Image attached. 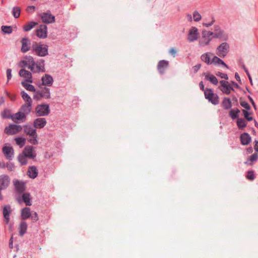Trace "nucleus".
Listing matches in <instances>:
<instances>
[{
  "label": "nucleus",
  "mask_w": 258,
  "mask_h": 258,
  "mask_svg": "<svg viewBox=\"0 0 258 258\" xmlns=\"http://www.w3.org/2000/svg\"><path fill=\"white\" fill-rule=\"evenodd\" d=\"M169 67V61L166 60H161L158 62L157 65V70L160 75H163L165 73V70Z\"/></svg>",
  "instance_id": "nucleus-22"
},
{
  "label": "nucleus",
  "mask_w": 258,
  "mask_h": 258,
  "mask_svg": "<svg viewBox=\"0 0 258 258\" xmlns=\"http://www.w3.org/2000/svg\"><path fill=\"white\" fill-rule=\"evenodd\" d=\"M5 94L8 97H9L11 100L15 101L16 99V95L15 94L11 95L9 92L5 91Z\"/></svg>",
  "instance_id": "nucleus-55"
},
{
  "label": "nucleus",
  "mask_w": 258,
  "mask_h": 258,
  "mask_svg": "<svg viewBox=\"0 0 258 258\" xmlns=\"http://www.w3.org/2000/svg\"><path fill=\"white\" fill-rule=\"evenodd\" d=\"M48 46L46 44L33 42L31 46V50L33 53L38 56L43 57L48 54Z\"/></svg>",
  "instance_id": "nucleus-2"
},
{
  "label": "nucleus",
  "mask_w": 258,
  "mask_h": 258,
  "mask_svg": "<svg viewBox=\"0 0 258 258\" xmlns=\"http://www.w3.org/2000/svg\"><path fill=\"white\" fill-rule=\"evenodd\" d=\"M27 224L25 221H22L19 225V235L21 236L24 235V234L26 232L27 229Z\"/></svg>",
  "instance_id": "nucleus-31"
},
{
  "label": "nucleus",
  "mask_w": 258,
  "mask_h": 258,
  "mask_svg": "<svg viewBox=\"0 0 258 258\" xmlns=\"http://www.w3.org/2000/svg\"><path fill=\"white\" fill-rule=\"evenodd\" d=\"M246 177V178L247 179H248V180H249L250 181L253 180L255 179V175H254V171H253V170H248L247 172Z\"/></svg>",
  "instance_id": "nucleus-47"
},
{
  "label": "nucleus",
  "mask_w": 258,
  "mask_h": 258,
  "mask_svg": "<svg viewBox=\"0 0 258 258\" xmlns=\"http://www.w3.org/2000/svg\"><path fill=\"white\" fill-rule=\"evenodd\" d=\"M198 36L199 32L197 28L196 27H191L188 32L187 36L188 40L189 42H193L198 39Z\"/></svg>",
  "instance_id": "nucleus-17"
},
{
  "label": "nucleus",
  "mask_w": 258,
  "mask_h": 258,
  "mask_svg": "<svg viewBox=\"0 0 258 258\" xmlns=\"http://www.w3.org/2000/svg\"><path fill=\"white\" fill-rule=\"evenodd\" d=\"M214 22H215V19L214 18H213V20H212V21L211 22L209 23H204L203 24V26H205L206 27H209L212 26Z\"/></svg>",
  "instance_id": "nucleus-63"
},
{
  "label": "nucleus",
  "mask_w": 258,
  "mask_h": 258,
  "mask_svg": "<svg viewBox=\"0 0 258 258\" xmlns=\"http://www.w3.org/2000/svg\"><path fill=\"white\" fill-rule=\"evenodd\" d=\"M11 179L7 174L0 175V201L4 199L2 191L6 189L10 185Z\"/></svg>",
  "instance_id": "nucleus-5"
},
{
  "label": "nucleus",
  "mask_w": 258,
  "mask_h": 258,
  "mask_svg": "<svg viewBox=\"0 0 258 258\" xmlns=\"http://www.w3.org/2000/svg\"><path fill=\"white\" fill-rule=\"evenodd\" d=\"M214 38H218L222 41H226L228 39L227 35L224 34V31L220 29L218 25L215 26L214 32H213Z\"/></svg>",
  "instance_id": "nucleus-12"
},
{
  "label": "nucleus",
  "mask_w": 258,
  "mask_h": 258,
  "mask_svg": "<svg viewBox=\"0 0 258 258\" xmlns=\"http://www.w3.org/2000/svg\"><path fill=\"white\" fill-rule=\"evenodd\" d=\"M221 106L225 110H228L232 107V102L228 97H224L221 103Z\"/></svg>",
  "instance_id": "nucleus-28"
},
{
  "label": "nucleus",
  "mask_w": 258,
  "mask_h": 258,
  "mask_svg": "<svg viewBox=\"0 0 258 258\" xmlns=\"http://www.w3.org/2000/svg\"><path fill=\"white\" fill-rule=\"evenodd\" d=\"M22 129L21 125L11 123L5 127L4 133L8 135H13L19 133Z\"/></svg>",
  "instance_id": "nucleus-7"
},
{
  "label": "nucleus",
  "mask_w": 258,
  "mask_h": 258,
  "mask_svg": "<svg viewBox=\"0 0 258 258\" xmlns=\"http://www.w3.org/2000/svg\"><path fill=\"white\" fill-rule=\"evenodd\" d=\"M258 155L256 153H254L252 155H251L249 158L248 159V160L250 161L251 162L256 161L257 160Z\"/></svg>",
  "instance_id": "nucleus-53"
},
{
  "label": "nucleus",
  "mask_w": 258,
  "mask_h": 258,
  "mask_svg": "<svg viewBox=\"0 0 258 258\" xmlns=\"http://www.w3.org/2000/svg\"><path fill=\"white\" fill-rule=\"evenodd\" d=\"M7 76L8 81H9L12 78V70L11 69H7Z\"/></svg>",
  "instance_id": "nucleus-58"
},
{
  "label": "nucleus",
  "mask_w": 258,
  "mask_h": 258,
  "mask_svg": "<svg viewBox=\"0 0 258 258\" xmlns=\"http://www.w3.org/2000/svg\"><path fill=\"white\" fill-rule=\"evenodd\" d=\"M22 46L21 51L23 53H26L31 49V42L27 37H24L21 40Z\"/></svg>",
  "instance_id": "nucleus-21"
},
{
  "label": "nucleus",
  "mask_w": 258,
  "mask_h": 258,
  "mask_svg": "<svg viewBox=\"0 0 258 258\" xmlns=\"http://www.w3.org/2000/svg\"><path fill=\"white\" fill-rule=\"evenodd\" d=\"M12 212L11 206L9 205H5L3 208V215L4 220L6 224H8L10 221V215Z\"/></svg>",
  "instance_id": "nucleus-24"
},
{
  "label": "nucleus",
  "mask_w": 258,
  "mask_h": 258,
  "mask_svg": "<svg viewBox=\"0 0 258 258\" xmlns=\"http://www.w3.org/2000/svg\"><path fill=\"white\" fill-rule=\"evenodd\" d=\"M21 196L18 197L17 200L19 203L23 202L27 206L32 205L31 198L30 194L28 192H24L21 194Z\"/></svg>",
  "instance_id": "nucleus-11"
},
{
  "label": "nucleus",
  "mask_w": 258,
  "mask_h": 258,
  "mask_svg": "<svg viewBox=\"0 0 258 258\" xmlns=\"http://www.w3.org/2000/svg\"><path fill=\"white\" fill-rule=\"evenodd\" d=\"M50 112L49 105L48 104H38L35 108V113L37 117L47 116Z\"/></svg>",
  "instance_id": "nucleus-3"
},
{
  "label": "nucleus",
  "mask_w": 258,
  "mask_h": 258,
  "mask_svg": "<svg viewBox=\"0 0 258 258\" xmlns=\"http://www.w3.org/2000/svg\"><path fill=\"white\" fill-rule=\"evenodd\" d=\"M216 75L218 77H220L221 78L224 79L225 80L228 79V76L226 74L218 72L217 73H216Z\"/></svg>",
  "instance_id": "nucleus-54"
},
{
  "label": "nucleus",
  "mask_w": 258,
  "mask_h": 258,
  "mask_svg": "<svg viewBox=\"0 0 258 258\" xmlns=\"http://www.w3.org/2000/svg\"><path fill=\"white\" fill-rule=\"evenodd\" d=\"M194 20L196 22H199L202 19V16L201 14L198 11H195L193 13Z\"/></svg>",
  "instance_id": "nucleus-48"
},
{
  "label": "nucleus",
  "mask_w": 258,
  "mask_h": 258,
  "mask_svg": "<svg viewBox=\"0 0 258 258\" xmlns=\"http://www.w3.org/2000/svg\"><path fill=\"white\" fill-rule=\"evenodd\" d=\"M32 103H25L23 104L19 110L21 111L24 114H25L26 116L31 112L32 110Z\"/></svg>",
  "instance_id": "nucleus-25"
},
{
  "label": "nucleus",
  "mask_w": 258,
  "mask_h": 258,
  "mask_svg": "<svg viewBox=\"0 0 258 258\" xmlns=\"http://www.w3.org/2000/svg\"><path fill=\"white\" fill-rule=\"evenodd\" d=\"M30 217H31V220H32L33 222H36L39 219L38 215L37 213L36 212H32L31 213Z\"/></svg>",
  "instance_id": "nucleus-50"
},
{
  "label": "nucleus",
  "mask_w": 258,
  "mask_h": 258,
  "mask_svg": "<svg viewBox=\"0 0 258 258\" xmlns=\"http://www.w3.org/2000/svg\"><path fill=\"white\" fill-rule=\"evenodd\" d=\"M212 63H214V64H221L226 68L227 69H228V66L227 64H226L223 60H222L221 58L218 57L217 56H214L213 58L212 59Z\"/></svg>",
  "instance_id": "nucleus-32"
},
{
  "label": "nucleus",
  "mask_w": 258,
  "mask_h": 258,
  "mask_svg": "<svg viewBox=\"0 0 258 258\" xmlns=\"http://www.w3.org/2000/svg\"><path fill=\"white\" fill-rule=\"evenodd\" d=\"M22 127L23 128V132L26 136L31 137L28 139V141L32 145H37L38 142L37 140L38 135L37 131L35 128L30 124L24 125Z\"/></svg>",
  "instance_id": "nucleus-1"
},
{
  "label": "nucleus",
  "mask_w": 258,
  "mask_h": 258,
  "mask_svg": "<svg viewBox=\"0 0 258 258\" xmlns=\"http://www.w3.org/2000/svg\"><path fill=\"white\" fill-rule=\"evenodd\" d=\"M237 125L239 129L242 130L247 125L246 121L242 118H238L236 121Z\"/></svg>",
  "instance_id": "nucleus-37"
},
{
  "label": "nucleus",
  "mask_w": 258,
  "mask_h": 258,
  "mask_svg": "<svg viewBox=\"0 0 258 258\" xmlns=\"http://www.w3.org/2000/svg\"><path fill=\"white\" fill-rule=\"evenodd\" d=\"M229 48L227 42H223L217 48V54L221 57H224L228 53Z\"/></svg>",
  "instance_id": "nucleus-8"
},
{
  "label": "nucleus",
  "mask_w": 258,
  "mask_h": 258,
  "mask_svg": "<svg viewBox=\"0 0 258 258\" xmlns=\"http://www.w3.org/2000/svg\"><path fill=\"white\" fill-rule=\"evenodd\" d=\"M31 210L30 208L25 207L22 209L21 210V217L23 220H26L29 218L31 216Z\"/></svg>",
  "instance_id": "nucleus-29"
},
{
  "label": "nucleus",
  "mask_w": 258,
  "mask_h": 258,
  "mask_svg": "<svg viewBox=\"0 0 258 258\" xmlns=\"http://www.w3.org/2000/svg\"><path fill=\"white\" fill-rule=\"evenodd\" d=\"M36 36L40 38H45L47 36V27L44 24H41L36 31Z\"/></svg>",
  "instance_id": "nucleus-16"
},
{
  "label": "nucleus",
  "mask_w": 258,
  "mask_h": 258,
  "mask_svg": "<svg viewBox=\"0 0 258 258\" xmlns=\"http://www.w3.org/2000/svg\"><path fill=\"white\" fill-rule=\"evenodd\" d=\"M46 123L47 121L45 118L38 117L34 120L33 126L36 129H41L43 128Z\"/></svg>",
  "instance_id": "nucleus-20"
},
{
  "label": "nucleus",
  "mask_w": 258,
  "mask_h": 258,
  "mask_svg": "<svg viewBox=\"0 0 258 258\" xmlns=\"http://www.w3.org/2000/svg\"><path fill=\"white\" fill-rule=\"evenodd\" d=\"M19 74L21 77L25 78L24 82L29 83H32L33 82L32 75L30 72L23 69L20 70Z\"/></svg>",
  "instance_id": "nucleus-18"
},
{
  "label": "nucleus",
  "mask_w": 258,
  "mask_h": 258,
  "mask_svg": "<svg viewBox=\"0 0 258 258\" xmlns=\"http://www.w3.org/2000/svg\"><path fill=\"white\" fill-rule=\"evenodd\" d=\"M27 61L26 60H22L20 61L19 66L21 68H24L28 66Z\"/></svg>",
  "instance_id": "nucleus-57"
},
{
  "label": "nucleus",
  "mask_w": 258,
  "mask_h": 258,
  "mask_svg": "<svg viewBox=\"0 0 258 258\" xmlns=\"http://www.w3.org/2000/svg\"><path fill=\"white\" fill-rule=\"evenodd\" d=\"M27 158L34 159L36 156V153L32 146H26L22 152Z\"/></svg>",
  "instance_id": "nucleus-19"
},
{
  "label": "nucleus",
  "mask_w": 258,
  "mask_h": 258,
  "mask_svg": "<svg viewBox=\"0 0 258 258\" xmlns=\"http://www.w3.org/2000/svg\"><path fill=\"white\" fill-rule=\"evenodd\" d=\"M204 95L205 98L213 105H216L219 103V97L218 95L214 93L212 89L206 88Z\"/></svg>",
  "instance_id": "nucleus-4"
},
{
  "label": "nucleus",
  "mask_w": 258,
  "mask_h": 258,
  "mask_svg": "<svg viewBox=\"0 0 258 258\" xmlns=\"http://www.w3.org/2000/svg\"><path fill=\"white\" fill-rule=\"evenodd\" d=\"M210 54H211V53L207 52L202 54L201 56V60L208 65L212 63V60H211L210 59Z\"/></svg>",
  "instance_id": "nucleus-34"
},
{
  "label": "nucleus",
  "mask_w": 258,
  "mask_h": 258,
  "mask_svg": "<svg viewBox=\"0 0 258 258\" xmlns=\"http://www.w3.org/2000/svg\"><path fill=\"white\" fill-rule=\"evenodd\" d=\"M232 85L236 88L242 90V88L238 85V84L234 81H231Z\"/></svg>",
  "instance_id": "nucleus-62"
},
{
  "label": "nucleus",
  "mask_w": 258,
  "mask_h": 258,
  "mask_svg": "<svg viewBox=\"0 0 258 258\" xmlns=\"http://www.w3.org/2000/svg\"><path fill=\"white\" fill-rule=\"evenodd\" d=\"M202 37L199 41V45L201 46H205L208 45L210 41L213 39V32L207 31L206 30H204L202 32Z\"/></svg>",
  "instance_id": "nucleus-6"
},
{
  "label": "nucleus",
  "mask_w": 258,
  "mask_h": 258,
  "mask_svg": "<svg viewBox=\"0 0 258 258\" xmlns=\"http://www.w3.org/2000/svg\"><path fill=\"white\" fill-rule=\"evenodd\" d=\"M3 152L6 158L9 160H11L14 154L13 148L11 146H4L2 149Z\"/></svg>",
  "instance_id": "nucleus-23"
},
{
  "label": "nucleus",
  "mask_w": 258,
  "mask_h": 258,
  "mask_svg": "<svg viewBox=\"0 0 258 258\" xmlns=\"http://www.w3.org/2000/svg\"><path fill=\"white\" fill-rule=\"evenodd\" d=\"M28 176L33 179L35 178L38 175L37 169L35 166H31L29 167L28 169Z\"/></svg>",
  "instance_id": "nucleus-27"
},
{
  "label": "nucleus",
  "mask_w": 258,
  "mask_h": 258,
  "mask_svg": "<svg viewBox=\"0 0 258 258\" xmlns=\"http://www.w3.org/2000/svg\"><path fill=\"white\" fill-rule=\"evenodd\" d=\"M35 94L33 96V98L36 100H40L42 98H44L40 90H36Z\"/></svg>",
  "instance_id": "nucleus-46"
},
{
  "label": "nucleus",
  "mask_w": 258,
  "mask_h": 258,
  "mask_svg": "<svg viewBox=\"0 0 258 258\" xmlns=\"http://www.w3.org/2000/svg\"><path fill=\"white\" fill-rule=\"evenodd\" d=\"M254 143V149L255 152H258V141L255 140Z\"/></svg>",
  "instance_id": "nucleus-64"
},
{
  "label": "nucleus",
  "mask_w": 258,
  "mask_h": 258,
  "mask_svg": "<svg viewBox=\"0 0 258 258\" xmlns=\"http://www.w3.org/2000/svg\"><path fill=\"white\" fill-rule=\"evenodd\" d=\"M26 158H27V157L23 152L19 155L18 160L21 165H24L27 163Z\"/></svg>",
  "instance_id": "nucleus-38"
},
{
  "label": "nucleus",
  "mask_w": 258,
  "mask_h": 258,
  "mask_svg": "<svg viewBox=\"0 0 258 258\" xmlns=\"http://www.w3.org/2000/svg\"><path fill=\"white\" fill-rule=\"evenodd\" d=\"M21 85L28 91H30L33 92H36V89L35 88L34 86L31 84L27 83V82H22Z\"/></svg>",
  "instance_id": "nucleus-39"
},
{
  "label": "nucleus",
  "mask_w": 258,
  "mask_h": 258,
  "mask_svg": "<svg viewBox=\"0 0 258 258\" xmlns=\"http://www.w3.org/2000/svg\"><path fill=\"white\" fill-rule=\"evenodd\" d=\"M21 13V8L19 7H14L12 10V14L16 19L20 17Z\"/></svg>",
  "instance_id": "nucleus-43"
},
{
  "label": "nucleus",
  "mask_w": 258,
  "mask_h": 258,
  "mask_svg": "<svg viewBox=\"0 0 258 258\" xmlns=\"http://www.w3.org/2000/svg\"><path fill=\"white\" fill-rule=\"evenodd\" d=\"M13 184L16 192L22 194L26 190V183L23 181H20L18 179L13 180Z\"/></svg>",
  "instance_id": "nucleus-10"
},
{
  "label": "nucleus",
  "mask_w": 258,
  "mask_h": 258,
  "mask_svg": "<svg viewBox=\"0 0 258 258\" xmlns=\"http://www.w3.org/2000/svg\"><path fill=\"white\" fill-rule=\"evenodd\" d=\"M42 93L44 96V97L46 99L50 98V89L46 86L42 88Z\"/></svg>",
  "instance_id": "nucleus-41"
},
{
  "label": "nucleus",
  "mask_w": 258,
  "mask_h": 258,
  "mask_svg": "<svg viewBox=\"0 0 258 258\" xmlns=\"http://www.w3.org/2000/svg\"><path fill=\"white\" fill-rule=\"evenodd\" d=\"M240 104L241 106L245 108L246 110H249L251 109L250 105L246 101H240Z\"/></svg>",
  "instance_id": "nucleus-52"
},
{
  "label": "nucleus",
  "mask_w": 258,
  "mask_h": 258,
  "mask_svg": "<svg viewBox=\"0 0 258 258\" xmlns=\"http://www.w3.org/2000/svg\"><path fill=\"white\" fill-rule=\"evenodd\" d=\"M1 29L5 34H10L13 31L12 27L11 26H2Z\"/></svg>",
  "instance_id": "nucleus-45"
},
{
  "label": "nucleus",
  "mask_w": 258,
  "mask_h": 258,
  "mask_svg": "<svg viewBox=\"0 0 258 258\" xmlns=\"http://www.w3.org/2000/svg\"><path fill=\"white\" fill-rule=\"evenodd\" d=\"M46 71L45 68V61L43 59H39L35 61L34 64V71H32L33 73L45 72Z\"/></svg>",
  "instance_id": "nucleus-14"
},
{
  "label": "nucleus",
  "mask_w": 258,
  "mask_h": 258,
  "mask_svg": "<svg viewBox=\"0 0 258 258\" xmlns=\"http://www.w3.org/2000/svg\"><path fill=\"white\" fill-rule=\"evenodd\" d=\"M240 112V110L238 108L233 109L229 111V115L233 120H234L238 118Z\"/></svg>",
  "instance_id": "nucleus-33"
},
{
  "label": "nucleus",
  "mask_w": 258,
  "mask_h": 258,
  "mask_svg": "<svg viewBox=\"0 0 258 258\" xmlns=\"http://www.w3.org/2000/svg\"><path fill=\"white\" fill-rule=\"evenodd\" d=\"M27 117L21 111L12 114L11 119L15 123H18L26 121Z\"/></svg>",
  "instance_id": "nucleus-15"
},
{
  "label": "nucleus",
  "mask_w": 258,
  "mask_h": 258,
  "mask_svg": "<svg viewBox=\"0 0 258 258\" xmlns=\"http://www.w3.org/2000/svg\"><path fill=\"white\" fill-rule=\"evenodd\" d=\"M21 95L23 99L26 102V103H32V100L30 96L24 91H22L21 92Z\"/></svg>",
  "instance_id": "nucleus-40"
},
{
  "label": "nucleus",
  "mask_w": 258,
  "mask_h": 258,
  "mask_svg": "<svg viewBox=\"0 0 258 258\" xmlns=\"http://www.w3.org/2000/svg\"><path fill=\"white\" fill-rule=\"evenodd\" d=\"M42 21L45 24H50L55 22V17L52 15L49 10L43 12L39 15Z\"/></svg>",
  "instance_id": "nucleus-9"
},
{
  "label": "nucleus",
  "mask_w": 258,
  "mask_h": 258,
  "mask_svg": "<svg viewBox=\"0 0 258 258\" xmlns=\"http://www.w3.org/2000/svg\"><path fill=\"white\" fill-rule=\"evenodd\" d=\"M240 140L242 145H248L251 141L250 135L247 133H243L240 135Z\"/></svg>",
  "instance_id": "nucleus-26"
},
{
  "label": "nucleus",
  "mask_w": 258,
  "mask_h": 258,
  "mask_svg": "<svg viewBox=\"0 0 258 258\" xmlns=\"http://www.w3.org/2000/svg\"><path fill=\"white\" fill-rule=\"evenodd\" d=\"M37 25V23L31 21L23 26V30L25 32H27L31 30L35 25Z\"/></svg>",
  "instance_id": "nucleus-36"
},
{
  "label": "nucleus",
  "mask_w": 258,
  "mask_h": 258,
  "mask_svg": "<svg viewBox=\"0 0 258 258\" xmlns=\"http://www.w3.org/2000/svg\"><path fill=\"white\" fill-rule=\"evenodd\" d=\"M219 89L224 94L228 95L230 94V91H229V84H227L226 86H225V87L221 88V87H219Z\"/></svg>",
  "instance_id": "nucleus-49"
},
{
  "label": "nucleus",
  "mask_w": 258,
  "mask_h": 258,
  "mask_svg": "<svg viewBox=\"0 0 258 258\" xmlns=\"http://www.w3.org/2000/svg\"><path fill=\"white\" fill-rule=\"evenodd\" d=\"M35 8H36L35 6H29L27 7V8L26 9V11L28 13H32L33 12H34L35 11Z\"/></svg>",
  "instance_id": "nucleus-56"
},
{
  "label": "nucleus",
  "mask_w": 258,
  "mask_h": 258,
  "mask_svg": "<svg viewBox=\"0 0 258 258\" xmlns=\"http://www.w3.org/2000/svg\"><path fill=\"white\" fill-rule=\"evenodd\" d=\"M41 81V84H40V83L37 84V85L39 88H41V86L42 85L44 86L50 87L53 84V79L50 75L46 74L42 77Z\"/></svg>",
  "instance_id": "nucleus-13"
},
{
  "label": "nucleus",
  "mask_w": 258,
  "mask_h": 258,
  "mask_svg": "<svg viewBox=\"0 0 258 258\" xmlns=\"http://www.w3.org/2000/svg\"><path fill=\"white\" fill-rule=\"evenodd\" d=\"M6 166L8 170L10 171H13L15 170V165L13 163L8 162L6 163Z\"/></svg>",
  "instance_id": "nucleus-51"
},
{
  "label": "nucleus",
  "mask_w": 258,
  "mask_h": 258,
  "mask_svg": "<svg viewBox=\"0 0 258 258\" xmlns=\"http://www.w3.org/2000/svg\"><path fill=\"white\" fill-rule=\"evenodd\" d=\"M220 84L221 85V88H223L225 87V86H226L227 84H228L229 82L225 80H221L220 81Z\"/></svg>",
  "instance_id": "nucleus-61"
},
{
  "label": "nucleus",
  "mask_w": 258,
  "mask_h": 258,
  "mask_svg": "<svg viewBox=\"0 0 258 258\" xmlns=\"http://www.w3.org/2000/svg\"><path fill=\"white\" fill-rule=\"evenodd\" d=\"M205 79L210 81L214 85H217L218 83V79L213 75H206Z\"/></svg>",
  "instance_id": "nucleus-42"
},
{
  "label": "nucleus",
  "mask_w": 258,
  "mask_h": 258,
  "mask_svg": "<svg viewBox=\"0 0 258 258\" xmlns=\"http://www.w3.org/2000/svg\"><path fill=\"white\" fill-rule=\"evenodd\" d=\"M201 67V64L199 63L192 67L194 73H197Z\"/></svg>",
  "instance_id": "nucleus-59"
},
{
  "label": "nucleus",
  "mask_w": 258,
  "mask_h": 258,
  "mask_svg": "<svg viewBox=\"0 0 258 258\" xmlns=\"http://www.w3.org/2000/svg\"><path fill=\"white\" fill-rule=\"evenodd\" d=\"M242 111L244 117L245 118H246L250 114V113L249 112H248L247 110L242 109Z\"/></svg>",
  "instance_id": "nucleus-60"
},
{
  "label": "nucleus",
  "mask_w": 258,
  "mask_h": 258,
  "mask_svg": "<svg viewBox=\"0 0 258 258\" xmlns=\"http://www.w3.org/2000/svg\"><path fill=\"white\" fill-rule=\"evenodd\" d=\"M1 117L4 119H11V112L10 109H5L1 113Z\"/></svg>",
  "instance_id": "nucleus-35"
},
{
  "label": "nucleus",
  "mask_w": 258,
  "mask_h": 258,
  "mask_svg": "<svg viewBox=\"0 0 258 258\" xmlns=\"http://www.w3.org/2000/svg\"><path fill=\"white\" fill-rule=\"evenodd\" d=\"M25 58L26 60L27 61V63L29 64L28 68L31 71H34V64H35V61L34 60L33 57L32 56H25Z\"/></svg>",
  "instance_id": "nucleus-30"
},
{
  "label": "nucleus",
  "mask_w": 258,
  "mask_h": 258,
  "mask_svg": "<svg viewBox=\"0 0 258 258\" xmlns=\"http://www.w3.org/2000/svg\"><path fill=\"white\" fill-rule=\"evenodd\" d=\"M16 144L22 148L24 146L26 143V139L23 137H17L15 138Z\"/></svg>",
  "instance_id": "nucleus-44"
}]
</instances>
